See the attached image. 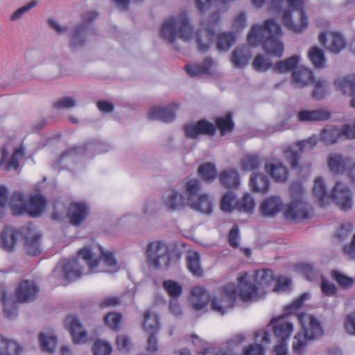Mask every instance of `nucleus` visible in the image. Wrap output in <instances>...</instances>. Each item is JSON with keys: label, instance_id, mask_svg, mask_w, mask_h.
I'll use <instances>...</instances> for the list:
<instances>
[{"label": "nucleus", "instance_id": "1", "mask_svg": "<svg viewBox=\"0 0 355 355\" xmlns=\"http://www.w3.org/2000/svg\"><path fill=\"white\" fill-rule=\"evenodd\" d=\"M238 286L227 283L220 286L218 295L213 298L212 308L223 315L234 306L237 297L244 302L257 301L271 291L275 282L273 272L269 269L254 272H242L237 277Z\"/></svg>", "mask_w": 355, "mask_h": 355}, {"label": "nucleus", "instance_id": "2", "mask_svg": "<svg viewBox=\"0 0 355 355\" xmlns=\"http://www.w3.org/2000/svg\"><path fill=\"white\" fill-rule=\"evenodd\" d=\"M220 19V12H215L209 17L207 22L200 24V29L196 34L199 51L206 52L209 49ZM160 35L169 43L175 42L178 38L184 42H190L195 37L185 13L166 19L160 28Z\"/></svg>", "mask_w": 355, "mask_h": 355}, {"label": "nucleus", "instance_id": "3", "mask_svg": "<svg viewBox=\"0 0 355 355\" xmlns=\"http://www.w3.org/2000/svg\"><path fill=\"white\" fill-rule=\"evenodd\" d=\"M180 189L181 193L170 189L163 193L162 202L168 211H173L188 206L205 214L212 211V201L207 193L201 191L200 180L196 178L186 180L181 183Z\"/></svg>", "mask_w": 355, "mask_h": 355}, {"label": "nucleus", "instance_id": "4", "mask_svg": "<svg viewBox=\"0 0 355 355\" xmlns=\"http://www.w3.org/2000/svg\"><path fill=\"white\" fill-rule=\"evenodd\" d=\"M282 28L273 19H268L263 26L254 24L248 34V44L255 47L263 42L264 50L270 55L280 58L284 46L279 40L282 37Z\"/></svg>", "mask_w": 355, "mask_h": 355}, {"label": "nucleus", "instance_id": "5", "mask_svg": "<svg viewBox=\"0 0 355 355\" xmlns=\"http://www.w3.org/2000/svg\"><path fill=\"white\" fill-rule=\"evenodd\" d=\"M78 256L85 261L91 273H111L119 269L113 252L104 250L94 241L80 249Z\"/></svg>", "mask_w": 355, "mask_h": 355}, {"label": "nucleus", "instance_id": "6", "mask_svg": "<svg viewBox=\"0 0 355 355\" xmlns=\"http://www.w3.org/2000/svg\"><path fill=\"white\" fill-rule=\"evenodd\" d=\"M9 207L14 215L28 214L31 216H40L46 207V199L38 194L33 195L27 201L20 192H15L10 197Z\"/></svg>", "mask_w": 355, "mask_h": 355}, {"label": "nucleus", "instance_id": "7", "mask_svg": "<svg viewBox=\"0 0 355 355\" xmlns=\"http://www.w3.org/2000/svg\"><path fill=\"white\" fill-rule=\"evenodd\" d=\"M304 193V190L300 183L294 182L291 184V201L286 205L284 213L287 219L300 221L311 216V208L305 202Z\"/></svg>", "mask_w": 355, "mask_h": 355}, {"label": "nucleus", "instance_id": "8", "mask_svg": "<svg viewBox=\"0 0 355 355\" xmlns=\"http://www.w3.org/2000/svg\"><path fill=\"white\" fill-rule=\"evenodd\" d=\"M298 321L304 331V335L297 334L294 336L293 350L297 354H302L304 352L307 340H311L322 334V329L319 321L313 315L302 313L297 316Z\"/></svg>", "mask_w": 355, "mask_h": 355}, {"label": "nucleus", "instance_id": "9", "mask_svg": "<svg viewBox=\"0 0 355 355\" xmlns=\"http://www.w3.org/2000/svg\"><path fill=\"white\" fill-rule=\"evenodd\" d=\"M288 10H284L282 21L286 27L294 33H300L308 26V19L303 9L304 0H286Z\"/></svg>", "mask_w": 355, "mask_h": 355}, {"label": "nucleus", "instance_id": "10", "mask_svg": "<svg viewBox=\"0 0 355 355\" xmlns=\"http://www.w3.org/2000/svg\"><path fill=\"white\" fill-rule=\"evenodd\" d=\"M327 166L334 175L347 174L355 186V159L339 153H331L327 157Z\"/></svg>", "mask_w": 355, "mask_h": 355}, {"label": "nucleus", "instance_id": "11", "mask_svg": "<svg viewBox=\"0 0 355 355\" xmlns=\"http://www.w3.org/2000/svg\"><path fill=\"white\" fill-rule=\"evenodd\" d=\"M147 259L149 263L156 267L168 266L170 256L167 245L161 241H154L148 245L146 250Z\"/></svg>", "mask_w": 355, "mask_h": 355}, {"label": "nucleus", "instance_id": "12", "mask_svg": "<svg viewBox=\"0 0 355 355\" xmlns=\"http://www.w3.org/2000/svg\"><path fill=\"white\" fill-rule=\"evenodd\" d=\"M331 201L344 211L350 210L354 205L352 193L343 182H338L331 191Z\"/></svg>", "mask_w": 355, "mask_h": 355}, {"label": "nucleus", "instance_id": "13", "mask_svg": "<svg viewBox=\"0 0 355 355\" xmlns=\"http://www.w3.org/2000/svg\"><path fill=\"white\" fill-rule=\"evenodd\" d=\"M318 137L313 135L306 140L297 142L292 146L288 147L284 150V158L290 163L293 168L298 166L300 153L310 150L316 146Z\"/></svg>", "mask_w": 355, "mask_h": 355}, {"label": "nucleus", "instance_id": "14", "mask_svg": "<svg viewBox=\"0 0 355 355\" xmlns=\"http://www.w3.org/2000/svg\"><path fill=\"white\" fill-rule=\"evenodd\" d=\"M53 274L55 277L60 276L66 280L72 281L80 277L84 272L78 260L72 258L60 261L55 268Z\"/></svg>", "mask_w": 355, "mask_h": 355}, {"label": "nucleus", "instance_id": "15", "mask_svg": "<svg viewBox=\"0 0 355 355\" xmlns=\"http://www.w3.org/2000/svg\"><path fill=\"white\" fill-rule=\"evenodd\" d=\"M98 15L95 10L88 11L83 15L82 20L84 24L77 26L71 33V44L73 47H78L84 44L89 32V24L96 19Z\"/></svg>", "mask_w": 355, "mask_h": 355}, {"label": "nucleus", "instance_id": "16", "mask_svg": "<svg viewBox=\"0 0 355 355\" xmlns=\"http://www.w3.org/2000/svg\"><path fill=\"white\" fill-rule=\"evenodd\" d=\"M318 39L321 45L334 54L339 53L346 47L345 38L338 32L320 33Z\"/></svg>", "mask_w": 355, "mask_h": 355}, {"label": "nucleus", "instance_id": "17", "mask_svg": "<svg viewBox=\"0 0 355 355\" xmlns=\"http://www.w3.org/2000/svg\"><path fill=\"white\" fill-rule=\"evenodd\" d=\"M21 234L24 236V245L28 254L34 256L38 254L41 252V234L39 231L32 225H26L22 227Z\"/></svg>", "mask_w": 355, "mask_h": 355}, {"label": "nucleus", "instance_id": "18", "mask_svg": "<svg viewBox=\"0 0 355 355\" xmlns=\"http://www.w3.org/2000/svg\"><path fill=\"white\" fill-rule=\"evenodd\" d=\"M269 325L272 326L278 342H288L293 332V322L284 316L272 319Z\"/></svg>", "mask_w": 355, "mask_h": 355}, {"label": "nucleus", "instance_id": "19", "mask_svg": "<svg viewBox=\"0 0 355 355\" xmlns=\"http://www.w3.org/2000/svg\"><path fill=\"white\" fill-rule=\"evenodd\" d=\"M191 76H207L214 77L218 75L217 63L211 58H206L202 64H188L185 67Z\"/></svg>", "mask_w": 355, "mask_h": 355}, {"label": "nucleus", "instance_id": "20", "mask_svg": "<svg viewBox=\"0 0 355 355\" xmlns=\"http://www.w3.org/2000/svg\"><path fill=\"white\" fill-rule=\"evenodd\" d=\"M65 327L69 331L74 343L82 344L87 341V331L76 315H71L67 317Z\"/></svg>", "mask_w": 355, "mask_h": 355}, {"label": "nucleus", "instance_id": "21", "mask_svg": "<svg viewBox=\"0 0 355 355\" xmlns=\"http://www.w3.org/2000/svg\"><path fill=\"white\" fill-rule=\"evenodd\" d=\"M220 288V287L218 288L214 295L212 296L211 299H210L209 292L205 287L202 286H194L191 291L190 296V303L192 307L196 310H201L206 307L209 302L211 301V302L213 298L218 295ZM211 307H212L211 304ZM212 310L214 311V309Z\"/></svg>", "mask_w": 355, "mask_h": 355}, {"label": "nucleus", "instance_id": "22", "mask_svg": "<svg viewBox=\"0 0 355 355\" xmlns=\"http://www.w3.org/2000/svg\"><path fill=\"white\" fill-rule=\"evenodd\" d=\"M284 208L282 198L277 196H271L265 198L260 205L259 211L264 217H275L279 214Z\"/></svg>", "mask_w": 355, "mask_h": 355}, {"label": "nucleus", "instance_id": "23", "mask_svg": "<svg viewBox=\"0 0 355 355\" xmlns=\"http://www.w3.org/2000/svg\"><path fill=\"white\" fill-rule=\"evenodd\" d=\"M184 132L187 137L195 139L200 135H214L215 126L212 123L202 119L196 123L185 125Z\"/></svg>", "mask_w": 355, "mask_h": 355}, {"label": "nucleus", "instance_id": "24", "mask_svg": "<svg viewBox=\"0 0 355 355\" xmlns=\"http://www.w3.org/2000/svg\"><path fill=\"white\" fill-rule=\"evenodd\" d=\"M179 106L173 103L167 107H155L150 109L148 118L150 120H159L166 123L171 122L175 117V112Z\"/></svg>", "mask_w": 355, "mask_h": 355}, {"label": "nucleus", "instance_id": "25", "mask_svg": "<svg viewBox=\"0 0 355 355\" xmlns=\"http://www.w3.org/2000/svg\"><path fill=\"white\" fill-rule=\"evenodd\" d=\"M193 343L196 346L199 351L198 355H227V354L218 348L210 347L209 343L199 338L196 334L191 335ZM180 355H191V352L187 349H183L180 352Z\"/></svg>", "mask_w": 355, "mask_h": 355}, {"label": "nucleus", "instance_id": "26", "mask_svg": "<svg viewBox=\"0 0 355 355\" xmlns=\"http://www.w3.org/2000/svg\"><path fill=\"white\" fill-rule=\"evenodd\" d=\"M89 214V207L83 202H73L68 209L67 216L70 223L78 225L85 220Z\"/></svg>", "mask_w": 355, "mask_h": 355}, {"label": "nucleus", "instance_id": "27", "mask_svg": "<svg viewBox=\"0 0 355 355\" xmlns=\"http://www.w3.org/2000/svg\"><path fill=\"white\" fill-rule=\"evenodd\" d=\"M38 288L33 281L25 280L21 282L16 291V297L19 302H26L35 299Z\"/></svg>", "mask_w": 355, "mask_h": 355}, {"label": "nucleus", "instance_id": "28", "mask_svg": "<svg viewBox=\"0 0 355 355\" xmlns=\"http://www.w3.org/2000/svg\"><path fill=\"white\" fill-rule=\"evenodd\" d=\"M312 193L321 206L328 205L331 202V193L328 192L325 181L322 177H317L314 180Z\"/></svg>", "mask_w": 355, "mask_h": 355}, {"label": "nucleus", "instance_id": "29", "mask_svg": "<svg viewBox=\"0 0 355 355\" xmlns=\"http://www.w3.org/2000/svg\"><path fill=\"white\" fill-rule=\"evenodd\" d=\"M24 156V150L22 148H16L10 157L7 151L3 152L0 162V167L5 171L17 170L19 161Z\"/></svg>", "mask_w": 355, "mask_h": 355}, {"label": "nucleus", "instance_id": "30", "mask_svg": "<svg viewBox=\"0 0 355 355\" xmlns=\"http://www.w3.org/2000/svg\"><path fill=\"white\" fill-rule=\"evenodd\" d=\"M291 80L295 87L302 88L312 83L313 73L311 69L300 67L292 73Z\"/></svg>", "mask_w": 355, "mask_h": 355}, {"label": "nucleus", "instance_id": "31", "mask_svg": "<svg viewBox=\"0 0 355 355\" xmlns=\"http://www.w3.org/2000/svg\"><path fill=\"white\" fill-rule=\"evenodd\" d=\"M252 53L248 46L236 47L232 53L231 62L236 68H243L247 66L251 59Z\"/></svg>", "mask_w": 355, "mask_h": 355}, {"label": "nucleus", "instance_id": "32", "mask_svg": "<svg viewBox=\"0 0 355 355\" xmlns=\"http://www.w3.org/2000/svg\"><path fill=\"white\" fill-rule=\"evenodd\" d=\"M265 170L276 182H284L288 179V171L282 162L267 163L265 165Z\"/></svg>", "mask_w": 355, "mask_h": 355}, {"label": "nucleus", "instance_id": "33", "mask_svg": "<svg viewBox=\"0 0 355 355\" xmlns=\"http://www.w3.org/2000/svg\"><path fill=\"white\" fill-rule=\"evenodd\" d=\"M220 184L225 188L236 189L240 184V176L234 168H227L222 171L218 174Z\"/></svg>", "mask_w": 355, "mask_h": 355}, {"label": "nucleus", "instance_id": "34", "mask_svg": "<svg viewBox=\"0 0 355 355\" xmlns=\"http://www.w3.org/2000/svg\"><path fill=\"white\" fill-rule=\"evenodd\" d=\"M23 348L15 340L0 334V355H22Z\"/></svg>", "mask_w": 355, "mask_h": 355}, {"label": "nucleus", "instance_id": "35", "mask_svg": "<svg viewBox=\"0 0 355 355\" xmlns=\"http://www.w3.org/2000/svg\"><path fill=\"white\" fill-rule=\"evenodd\" d=\"M331 113L325 109L315 110H303L299 112L297 118L301 121H325L330 118Z\"/></svg>", "mask_w": 355, "mask_h": 355}, {"label": "nucleus", "instance_id": "36", "mask_svg": "<svg viewBox=\"0 0 355 355\" xmlns=\"http://www.w3.org/2000/svg\"><path fill=\"white\" fill-rule=\"evenodd\" d=\"M301 61V57L298 55H293L287 59L277 62L274 66V71L279 73L293 72Z\"/></svg>", "mask_w": 355, "mask_h": 355}, {"label": "nucleus", "instance_id": "37", "mask_svg": "<svg viewBox=\"0 0 355 355\" xmlns=\"http://www.w3.org/2000/svg\"><path fill=\"white\" fill-rule=\"evenodd\" d=\"M40 347L43 351L53 352L55 349L57 339L54 332L51 330H45L38 336Z\"/></svg>", "mask_w": 355, "mask_h": 355}, {"label": "nucleus", "instance_id": "38", "mask_svg": "<svg viewBox=\"0 0 355 355\" xmlns=\"http://www.w3.org/2000/svg\"><path fill=\"white\" fill-rule=\"evenodd\" d=\"M334 85L336 89L345 95L355 94V76H354L340 77L335 80Z\"/></svg>", "mask_w": 355, "mask_h": 355}, {"label": "nucleus", "instance_id": "39", "mask_svg": "<svg viewBox=\"0 0 355 355\" xmlns=\"http://www.w3.org/2000/svg\"><path fill=\"white\" fill-rule=\"evenodd\" d=\"M143 329L149 334H156L160 328L157 315L150 311H146L144 315Z\"/></svg>", "mask_w": 355, "mask_h": 355}, {"label": "nucleus", "instance_id": "40", "mask_svg": "<svg viewBox=\"0 0 355 355\" xmlns=\"http://www.w3.org/2000/svg\"><path fill=\"white\" fill-rule=\"evenodd\" d=\"M19 233L14 228L7 227L1 232V239L4 250L11 251L14 249Z\"/></svg>", "mask_w": 355, "mask_h": 355}, {"label": "nucleus", "instance_id": "41", "mask_svg": "<svg viewBox=\"0 0 355 355\" xmlns=\"http://www.w3.org/2000/svg\"><path fill=\"white\" fill-rule=\"evenodd\" d=\"M340 138V129L336 125H327L320 133V139L325 145H332Z\"/></svg>", "mask_w": 355, "mask_h": 355}, {"label": "nucleus", "instance_id": "42", "mask_svg": "<svg viewBox=\"0 0 355 355\" xmlns=\"http://www.w3.org/2000/svg\"><path fill=\"white\" fill-rule=\"evenodd\" d=\"M199 177L205 182L211 183L217 178L218 173L216 165L213 163H204L198 168Z\"/></svg>", "mask_w": 355, "mask_h": 355}, {"label": "nucleus", "instance_id": "43", "mask_svg": "<svg viewBox=\"0 0 355 355\" xmlns=\"http://www.w3.org/2000/svg\"><path fill=\"white\" fill-rule=\"evenodd\" d=\"M250 185L253 191L264 193L268 191L270 182L266 175L253 173L250 179Z\"/></svg>", "mask_w": 355, "mask_h": 355}, {"label": "nucleus", "instance_id": "44", "mask_svg": "<svg viewBox=\"0 0 355 355\" xmlns=\"http://www.w3.org/2000/svg\"><path fill=\"white\" fill-rule=\"evenodd\" d=\"M261 164L259 157L255 154H247L240 161L241 169L248 172L259 168Z\"/></svg>", "mask_w": 355, "mask_h": 355}, {"label": "nucleus", "instance_id": "45", "mask_svg": "<svg viewBox=\"0 0 355 355\" xmlns=\"http://www.w3.org/2000/svg\"><path fill=\"white\" fill-rule=\"evenodd\" d=\"M308 56L315 67L324 68L326 66V58L324 51L319 47H311L309 51Z\"/></svg>", "mask_w": 355, "mask_h": 355}, {"label": "nucleus", "instance_id": "46", "mask_svg": "<svg viewBox=\"0 0 355 355\" xmlns=\"http://www.w3.org/2000/svg\"><path fill=\"white\" fill-rule=\"evenodd\" d=\"M236 37L230 32H222L217 37V49L220 51H227L235 42Z\"/></svg>", "mask_w": 355, "mask_h": 355}, {"label": "nucleus", "instance_id": "47", "mask_svg": "<svg viewBox=\"0 0 355 355\" xmlns=\"http://www.w3.org/2000/svg\"><path fill=\"white\" fill-rule=\"evenodd\" d=\"M187 267L190 272L195 276L200 277L202 275V269L200 263V255L196 252H189L187 254Z\"/></svg>", "mask_w": 355, "mask_h": 355}, {"label": "nucleus", "instance_id": "48", "mask_svg": "<svg viewBox=\"0 0 355 355\" xmlns=\"http://www.w3.org/2000/svg\"><path fill=\"white\" fill-rule=\"evenodd\" d=\"M236 209L241 212L252 213L255 207L254 198L248 193H245L239 200H236Z\"/></svg>", "mask_w": 355, "mask_h": 355}, {"label": "nucleus", "instance_id": "49", "mask_svg": "<svg viewBox=\"0 0 355 355\" xmlns=\"http://www.w3.org/2000/svg\"><path fill=\"white\" fill-rule=\"evenodd\" d=\"M314 89L312 96L315 99H322L327 94L329 89V85L326 80L322 78L313 79Z\"/></svg>", "mask_w": 355, "mask_h": 355}, {"label": "nucleus", "instance_id": "50", "mask_svg": "<svg viewBox=\"0 0 355 355\" xmlns=\"http://www.w3.org/2000/svg\"><path fill=\"white\" fill-rule=\"evenodd\" d=\"M163 288L171 299H177L182 292V286L173 280H166L163 282Z\"/></svg>", "mask_w": 355, "mask_h": 355}, {"label": "nucleus", "instance_id": "51", "mask_svg": "<svg viewBox=\"0 0 355 355\" xmlns=\"http://www.w3.org/2000/svg\"><path fill=\"white\" fill-rule=\"evenodd\" d=\"M236 196L234 193L229 191L222 196L220 208L223 211L231 212L235 208L236 209Z\"/></svg>", "mask_w": 355, "mask_h": 355}, {"label": "nucleus", "instance_id": "52", "mask_svg": "<svg viewBox=\"0 0 355 355\" xmlns=\"http://www.w3.org/2000/svg\"><path fill=\"white\" fill-rule=\"evenodd\" d=\"M217 128L220 130L222 135L231 131L234 128L232 116L231 113L227 114L225 116L219 117L216 121Z\"/></svg>", "mask_w": 355, "mask_h": 355}, {"label": "nucleus", "instance_id": "53", "mask_svg": "<svg viewBox=\"0 0 355 355\" xmlns=\"http://www.w3.org/2000/svg\"><path fill=\"white\" fill-rule=\"evenodd\" d=\"M309 299V294L307 293H303L299 297L295 299L291 304L287 305L284 309L285 315H292L302 306L305 301Z\"/></svg>", "mask_w": 355, "mask_h": 355}, {"label": "nucleus", "instance_id": "54", "mask_svg": "<svg viewBox=\"0 0 355 355\" xmlns=\"http://www.w3.org/2000/svg\"><path fill=\"white\" fill-rule=\"evenodd\" d=\"M37 3L38 2L37 0H32L29 1L28 3L14 11L10 15V20L11 21H17L20 20L27 12L35 8Z\"/></svg>", "mask_w": 355, "mask_h": 355}, {"label": "nucleus", "instance_id": "55", "mask_svg": "<svg viewBox=\"0 0 355 355\" xmlns=\"http://www.w3.org/2000/svg\"><path fill=\"white\" fill-rule=\"evenodd\" d=\"M331 277L343 288H350L354 283L353 278L345 275L338 270H333L331 272Z\"/></svg>", "mask_w": 355, "mask_h": 355}, {"label": "nucleus", "instance_id": "56", "mask_svg": "<svg viewBox=\"0 0 355 355\" xmlns=\"http://www.w3.org/2000/svg\"><path fill=\"white\" fill-rule=\"evenodd\" d=\"M0 301L3 303V311L8 318H12L17 315V306L15 304H10L9 300L6 298V293L5 291H1V292Z\"/></svg>", "mask_w": 355, "mask_h": 355}, {"label": "nucleus", "instance_id": "57", "mask_svg": "<svg viewBox=\"0 0 355 355\" xmlns=\"http://www.w3.org/2000/svg\"><path fill=\"white\" fill-rule=\"evenodd\" d=\"M272 66V62L270 60L264 55H257L253 62V68L258 71H266Z\"/></svg>", "mask_w": 355, "mask_h": 355}, {"label": "nucleus", "instance_id": "58", "mask_svg": "<svg viewBox=\"0 0 355 355\" xmlns=\"http://www.w3.org/2000/svg\"><path fill=\"white\" fill-rule=\"evenodd\" d=\"M112 351L111 345L103 340H98L94 343V355H110Z\"/></svg>", "mask_w": 355, "mask_h": 355}, {"label": "nucleus", "instance_id": "59", "mask_svg": "<svg viewBox=\"0 0 355 355\" xmlns=\"http://www.w3.org/2000/svg\"><path fill=\"white\" fill-rule=\"evenodd\" d=\"M275 285H272L271 291L273 292H286L291 289V281L286 277H279L277 280L275 279Z\"/></svg>", "mask_w": 355, "mask_h": 355}, {"label": "nucleus", "instance_id": "60", "mask_svg": "<svg viewBox=\"0 0 355 355\" xmlns=\"http://www.w3.org/2000/svg\"><path fill=\"white\" fill-rule=\"evenodd\" d=\"M247 15L244 12L236 14L232 21V29L237 33L242 31L246 26Z\"/></svg>", "mask_w": 355, "mask_h": 355}, {"label": "nucleus", "instance_id": "61", "mask_svg": "<svg viewBox=\"0 0 355 355\" xmlns=\"http://www.w3.org/2000/svg\"><path fill=\"white\" fill-rule=\"evenodd\" d=\"M243 355H265V349L262 344L252 343L243 348Z\"/></svg>", "mask_w": 355, "mask_h": 355}, {"label": "nucleus", "instance_id": "62", "mask_svg": "<svg viewBox=\"0 0 355 355\" xmlns=\"http://www.w3.org/2000/svg\"><path fill=\"white\" fill-rule=\"evenodd\" d=\"M76 105V101L74 98L71 96H64L59 98L53 105V108L55 110L59 109H69Z\"/></svg>", "mask_w": 355, "mask_h": 355}, {"label": "nucleus", "instance_id": "63", "mask_svg": "<svg viewBox=\"0 0 355 355\" xmlns=\"http://www.w3.org/2000/svg\"><path fill=\"white\" fill-rule=\"evenodd\" d=\"M296 269L306 276L308 280L313 281L315 279V271L311 264L301 263L297 265Z\"/></svg>", "mask_w": 355, "mask_h": 355}, {"label": "nucleus", "instance_id": "64", "mask_svg": "<svg viewBox=\"0 0 355 355\" xmlns=\"http://www.w3.org/2000/svg\"><path fill=\"white\" fill-rule=\"evenodd\" d=\"M121 320V315L117 313H110L104 318L105 323L113 329H118Z\"/></svg>", "mask_w": 355, "mask_h": 355}]
</instances>
